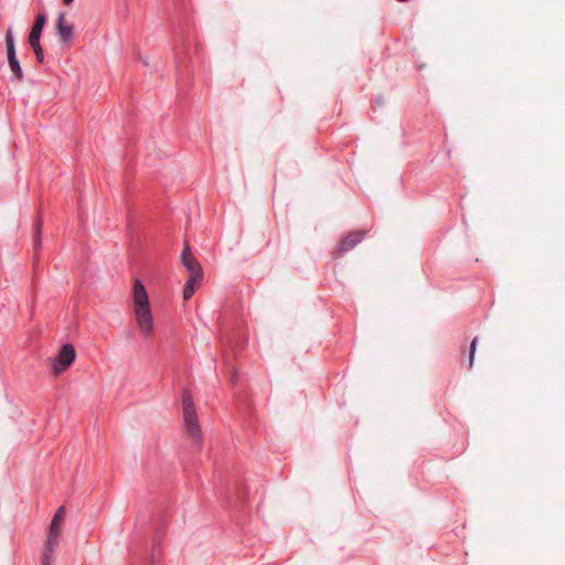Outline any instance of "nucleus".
<instances>
[{
    "mask_svg": "<svg viewBox=\"0 0 565 565\" xmlns=\"http://www.w3.org/2000/svg\"><path fill=\"white\" fill-rule=\"evenodd\" d=\"M56 31L61 42L67 43L73 38L74 28L67 23L65 13H60L56 21Z\"/></svg>",
    "mask_w": 565,
    "mask_h": 565,
    "instance_id": "nucleus-8",
    "label": "nucleus"
},
{
    "mask_svg": "<svg viewBox=\"0 0 565 565\" xmlns=\"http://www.w3.org/2000/svg\"><path fill=\"white\" fill-rule=\"evenodd\" d=\"M477 341L478 339L475 338L470 344V351H469V366L470 367H473V364H475V354H476V349H477Z\"/></svg>",
    "mask_w": 565,
    "mask_h": 565,
    "instance_id": "nucleus-14",
    "label": "nucleus"
},
{
    "mask_svg": "<svg viewBox=\"0 0 565 565\" xmlns=\"http://www.w3.org/2000/svg\"><path fill=\"white\" fill-rule=\"evenodd\" d=\"M30 46L32 47L38 62L39 63H43V61H44V52H43V49H42L40 42L30 43Z\"/></svg>",
    "mask_w": 565,
    "mask_h": 565,
    "instance_id": "nucleus-11",
    "label": "nucleus"
},
{
    "mask_svg": "<svg viewBox=\"0 0 565 565\" xmlns=\"http://www.w3.org/2000/svg\"><path fill=\"white\" fill-rule=\"evenodd\" d=\"M6 47H7V58L9 63V67L17 79H23V72L20 66V63L17 58L15 54V45L12 29L9 28L6 32Z\"/></svg>",
    "mask_w": 565,
    "mask_h": 565,
    "instance_id": "nucleus-5",
    "label": "nucleus"
},
{
    "mask_svg": "<svg viewBox=\"0 0 565 565\" xmlns=\"http://www.w3.org/2000/svg\"><path fill=\"white\" fill-rule=\"evenodd\" d=\"M55 550H49V544H45L44 552L42 556V565H51L53 554Z\"/></svg>",
    "mask_w": 565,
    "mask_h": 565,
    "instance_id": "nucleus-12",
    "label": "nucleus"
},
{
    "mask_svg": "<svg viewBox=\"0 0 565 565\" xmlns=\"http://www.w3.org/2000/svg\"><path fill=\"white\" fill-rule=\"evenodd\" d=\"M74 0H63L64 4L70 6Z\"/></svg>",
    "mask_w": 565,
    "mask_h": 565,
    "instance_id": "nucleus-15",
    "label": "nucleus"
},
{
    "mask_svg": "<svg viewBox=\"0 0 565 565\" xmlns=\"http://www.w3.org/2000/svg\"><path fill=\"white\" fill-rule=\"evenodd\" d=\"M365 235L364 231H355L349 233L341 242L340 247L335 250L337 257L342 256L343 253L351 250L358 243H360Z\"/></svg>",
    "mask_w": 565,
    "mask_h": 565,
    "instance_id": "nucleus-7",
    "label": "nucleus"
},
{
    "mask_svg": "<svg viewBox=\"0 0 565 565\" xmlns=\"http://www.w3.org/2000/svg\"><path fill=\"white\" fill-rule=\"evenodd\" d=\"M65 519V508L60 507L57 511L55 512L49 531H47V539L45 544H49V550H55L58 545V537L62 533L63 523Z\"/></svg>",
    "mask_w": 565,
    "mask_h": 565,
    "instance_id": "nucleus-4",
    "label": "nucleus"
},
{
    "mask_svg": "<svg viewBox=\"0 0 565 565\" xmlns=\"http://www.w3.org/2000/svg\"><path fill=\"white\" fill-rule=\"evenodd\" d=\"M41 228H42V221H38L35 227H34V247L38 248L41 244Z\"/></svg>",
    "mask_w": 565,
    "mask_h": 565,
    "instance_id": "nucleus-13",
    "label": "nucleus"
},
{
    "mask_svg": "<svg viewBox=\"0 0 565 565\" xmlns=\"http://www.w3.org/2000/svg\"><path fill=\"white\" fill-rule=\"evenodd\" d=\"M134 317L137 329L145 340H150L154 333V318L150 308L147 290L138 279L132 286Z\"/></svg>",
    "mask_w": 565,
    "mask_h": 565,
    "instance_id": "nucleus-1",
    "label": "nucleus"
},
{
    "mask_svg": "<svg viewBox=\"0 0 565 565\" xmlns=\"http://www.w3.org/2000/svg\"><path fill=\"white\" fill-rule=\"evenodd\" d=\"M183 404V424L188 435L195 441L201 440V427L193 405V399L189 392H184L182 396Z\"/></svg>",
    "mask_w": 565,
    "mask_h": 565,
    "instance_id": "nucleus-2",
    "label": "nucleus"
},
{
    "mask_svg": "<svg viewBox=\"0 0 565 565\" xmlns=\"http://www.w3.org/2000/svg\"><path fill=\"white\" fill-rule=\"evenodd\" d=\"M76 358L75 349L72 344L66 343L52 362V371L55 376L66 371Z\"/></svg>",
    "mask_w": 565,
    "mask_h": 565,
    "instance_id": "nucleus-3",
    "label": "nucleus"
},
{
    "mask_svg": "<svg viewBox=\"0 0 565 565\" xmlns=\"http://www.w3.org/2000/svg\"><path fill=\"white\" fill-rule=\"evenodd\" d=\"M46 18L44 14H38L35 22L29 34V43L40 42L43 28L45 25Z\"/></svg>",
    "mask_w": 565,
    "mask_h": 565,
    "instance_id": "nucleus-9",
    "label": "nucleus"
},
{
    "mask_svg": "<svg viewBox=\"0 0 565 565\" xmlns=\"http://www.w3.org/2000/svg\"><path fill=\"white\" fill-rule=\"evenodd\" d=\"M202 278L189 277L184 288H183V299L188 301L199 288Z\"/></svg>",
    "mask_w": 565,
    "mask_h": 565,
    "instance_id": "nucleus-10",
    "label": "nucleus"
},
{
    "mask_svg": "<svg viewBox=\"0 0 565 565\" xmlns=\"http://www.w3.org/2000/svg\"><path fill=\"white\" fill-rule=\"evenodd\" d=\"M181 263L186 268L189 277L203 278L202 267L198 259L195 258V256L193 255V253L191 252L189 243H185L182 249Z\"/></svg>",
    "mask_w": 565,
    "mask_h": 565,
    "instance_id": "nucleus-6",
    "label": "nucleus"
}]
</instances>
